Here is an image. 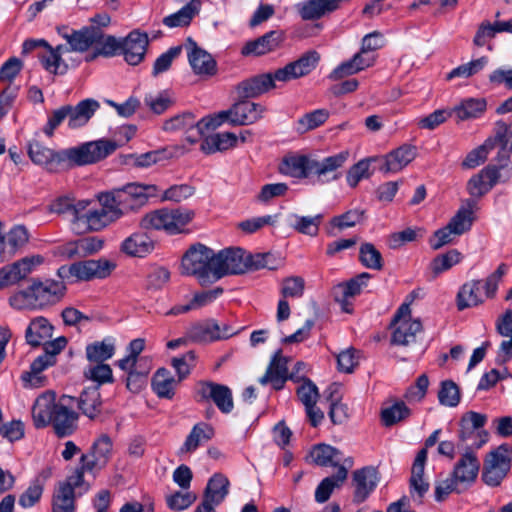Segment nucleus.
Wrapping results in <instances>:
<instances>
[{
  "label": "nucleus",
  "instance_id": "1",
  "mask_svg": "<svg viewBox=\"0 0 512 512\" xmlns=\"http://www.w3.org/2000/svg\"><path fill=\"white\" fill-rule=\"evenodd\" d=\"M349 151H341L324 158L311 155L285 157L280 164V172L297 179H308L312 184L325 185L341 178L340 169L349 159Z\"/></svg>",
  "mask_w": 512,
  "mask_h": 512
},
{
  "label": "nucleus",
  "instance_id": "2",
  "mask_svg": "<svg viewBox=\"0 0 512 512\" xmlns=\"http://www.w3.org/2000/svg\"><path fill=\"white\" fill-rule=\"evenodd\" d=\"M74 397L62 395L58 401L55 394L40 395L32 407V418L36 428L52 425L58 437L72 435L77 429L79 414L74 408Z\"/></svg>",
  "mask_w": 512,
  "mask_h": 512
},
{
  "label": "nucleus",
  "instance_id": "3",
  "mask_svg": "<svg viewBox=\"0 0 512 512\" xmlns=\"http://www.w3.org/2000/svg\"><path fill=\"white\" fill-rule=\"evenodd\" d=\"M117 148L118 144L115 141L101 139L58 153L33 139L27 144V153L31 161L40 166H47L54 162L59 163L64 159L77 165H86L104 159Z\"/></svg>",
  "mask_w": 512,
  "mask_h": 512
},
{
  "label": "nucleus",
  "instance_id": "4",
  "mask_svg": "<svg viewBox=\"0 0 512 512\" xmlns=\"http://www.w3.org/2000/svg\"><path fill=\"white\" fill-rule=\"evenodd\" d=\"M65 279L34 280L26 289L14 293L9 304L16 310H35L60 302L66 293Z\"/></svg>",
  "mask_w": 512,
  "mask_h": 512
},
{
  "label": "nucleus",
  "instance_id": "5",
  "mask_svg": "<svg viewBox=\"0 0 512 512\" xmlns=\"http://www.w3.org/2000/svg\"><path fill=\"white\" fill-rule=\"evenodd\" d=\"M267 256H253L240 247L221 250L215 256L216 281L228 274H242L251 269L273 268L265 262Z\"/></svg>",
  "mask_w": 512,
  "mask_h": 512
},
{
  "label": "nucleus",
  "instance_id": "6",
  "mask_svg": "<svg viewBox=\"0 0 512 512\" xmlns=\"http://www.w3.org/2000/svg\"><path fill=\"white\" fill-rule=\"evenodd\" d=\"M214 251L205 245L197 244L182 257V274L194 276L201 285H207L216 281Z\"/></svg>",
  "mask_w": 512,
  "mask_h": 512
},
{
  "label": "nucleus",
  "instance_id": "7",
  "mask_svg": "<svg viewBox=\"0 0 512 512\" xmlns=\"http://www.w3.org/2000/svg\"><path fill=\"white\" fill-rule=\"evenodd\" d=\"M194 216V211L188 208H163L146 214L141 220V226L145 229L164 230L173 235L181 233Z\"/></svg>",
  "mask_w": 512,
  "mask_h": 512
},
{
  "label": "nucleus",
  "instance_id": "8",
  "mask_svg": "<svg viewBox=\"0 0 512 512\" xmlns=\"http://www.w3.org/2000/svg\"><path fill=\"white\" fill-rule=\"evenodd\" d=\"M116 265L107 259L84 260L71 265L60 266L57 275L61 279L89 281L92 279H103L108 277Z\"/></svg>",
  "mask_w": 512,
  "mask_h": 512
},
{
  "label": "nucleus",
  "instance_id": "9",
  "mask_svg": "<svg viewBox=\"0 0 512 512\" xmlns=\"http://www.w3.org/2000/svg\"><path fill=\"white\" fill-rule=\"evenodd\" d=\"M265 107L259 103L251 102L247 99H239L228 110L220 111L213 116L215 129L224 122L231 125H250L263 117Z\"/></svg>",
  "mask_w": 512,
  "mask_h": 512
},
{
  "label": "nucleus",
  "instance_id": "10",
  "mask_svg": "<svg viewBox=\"0 0 512 512\" xmlns=\"http://www.w3.org/2000/svg\"><path fill=\"white\" fill-rule=\"evenodd\" d=\"M91 204L89 200H79L75 203L74 219L71 223L73 230L78 234L100 231L114 222L100 207H93Z\"/></svg>",
  "mask_w": 512,
  "mask_h": 512
},
{
  "label": "nucleus",
  "instance_id": "11",
  "mask_svg": "<svg viewBox=\"0 0 512 512\" xmlns=\"http://www.w3.org/2000/svg\"><path fill=\"white\" fill-rule=\"evenodd\" d=\"M113 443L107 434L100 435L93 443L90 451L80 458V466L76 469L77 480H82L85 473L95 476L96 472L105 467L112 456Z\"/></svg>",
  "mask_w": 512,
  "mask_h": 512
},
{
  "label": "nucleus",
  "instance_id": "12",
  "mask_svg": "<svg viewBox=\"0 0 512 512\" xmlns=\"http://www.w3.org/2000/svg\"><path fill=\"white\" fill-rule=\"evenodd\" d=\"M165 132L185 131L186 140L195 143L206 131L214 130L213 116L196 120L191 112H182L167 119L162 126Z\"/></svg>",
  "mask_w": 512,
  "mask_h": 512
},
{
  "label": "nucleus",
  "instance_id": "13",
  "mask_svg": "<svg viewBox=\"0 0 512 512\" xmlns=\"http://www.w3.org/2000/svg\"><path fill=\"white\" fill-rule=\"evenodd\" d=\"M307 459L319 466H331L336 469L332 476L325 477L323 480H346L348 470L353 466L351 458L343 459L339 450L327 444L314 446L310 450Z\"/></svg>",
  "mask_w": 512,
  "mask_h": 512
},
{
  "label": "nucleus",
  "instance_id": "14",
  "mask_svg": "<svg viewBox=\"0 0 512 512\" xmlns=\"http://www.w3.org/2000/svg\"><path fill=\"white\" fill-rule=\"evenodd\" d=\"M200 402H213L224 414H229L234 408L231 389L223 384L212 381H200L196 386Z\"/></svg>",
  "mask_w": 512,
  "mask_h": 512
},
{
  "label": "nucleus",
  "instance_id": "15",
  "mask_svg": "<svg viewBox=\"0 0 512 512\" xmlns=\"http://www.w3.org/2000/svg\"><path fill=\"white\" fill-rule=\"evenodd\" d=\"M510 469V449L507 444H502L486 455L483 465V480H502Z\"/></svg>",
  "mask_w": 512,
  "mask_h": 512
},
{
  "label": "nucleus",
  "instance_id": "16",
  "mask_svg": "<svg viewBox=\"0 0 512 512\" xmlns=\"http://www.w3.org/2000/svg\"><path fill=\"white\" fill-rule=\"evenodd\" d=\"M58 33L67 41L69 52H85L102 37V30L95 26L79 30L63 26L58 28Z\"/></svg>",
  "mask_w": 512,
  "mask_h": 512
},
{
  "label": "nucleus",
  "instance_id": "17",
  "mask_svg": "<svg viewBox=\"0 0 512 512\" xmlns=\"http://www.w3.org/2000/svg\"><path fill=\"white\" fill-rule=\"evenodd\" d=\"M320 55L312 50L304 53L297 60L288 63L275 71V78L280 82H288L308 75L318 65Z\"/></svg>",
  "mask_w": 512,
  "mask_h": 512
},
{
  "label": "nucleus",
  "instance_id": "18",
  "mask_svg": "<svg viewBox=\"0 0 512 512\" xmlns=\"http://www.w3.org/2000/svg\"><path fill=\"white\" fill-rule=\"evenodd\" d=\"M42 260L40 256L25 257L2 267L0 269V289L15 285L25 279Z\"/></svg>",
  "mask_w": 512,
  "mask_h": 512
},
{
  "label": "nucleus",
  "instance_id": "19",
  "mask_svg": "<svg viewBox=\"0 0 512 512\" xmlns=\"http://www.w3.org/2000/svg\"><path fill=\"white\" fill-rule=\"evenodd\" d=\"M127 213L143 207L150 197L157 194V186L152 184L129 183L119 188Z\"/></svg>",
  "mask_w": 512,
  "mask_h": 512
},
{
  "label": "nucleus",
  "instance_id": "20",
  "mask_svg": "<svg viewBox=\"0 0 512 512\" xmlns=\"http://www.w3.org/2000/svg\"><path fill=\"white\" fill-rule=\"evenodd\" d=\"M276 81L278 80L275 78V72L259 74L243 80L235 88L237 98L249 99L258 97L274 88Z\"/></svg>",
  "mask_w": 512,
  "mask_h": 512
},
{
  "label": "nucleus",
  "instance_id": "21",
  "mask_svg": "<svg viewBox=\"0 0 512 512\" xmlns=\"http://www.w3.org/2000/svg\"><path fill=\"white\" fill-rule=\"evenodd\" d=\"M147 46V34L133 30L122 39L120 54L129 65H138L145 57Z\"/></svg>",
  "mask_w": 512,
  "mask_h": 512
},
{
  "label": "nucleus",
  "instance_id": "22",
  "mask_svg": "<svg viewBox=\"0 0 512 512\" xmlns=\"http://www.w3.org/2000/svg\"><path fill=\"white\" fill-rule=\"evenodd\" d=\"M341 3V0H304L295 9L302 20L315 21L337 11Z\"/></svg>",
  "mask_w": 512,
  "mask_h": 512
},
{
  "label": "nucleus",
  "instance_id": "23",
  "mask_svg": "<svg viewBox=\"0 0 512 512\" xmlns=\"http://www.w3.org/2000/svg\"><path fill=\"white\" fill-rule=\"evenodd\" d=\"M326 401L329 403V418L335 425L344 424L349 419L348 406L342 402V386L332 383L324 391Z\"/></svg>",
  "mask_w": 512,
  "mask_h": 512
},
{
  "label": "nucleus",
  "instance_id": "24",
  "mask_svg": "<svg viewBox=\"0 0 512 512\" xmlns=\"http://www.w3.org/2000/svg\"><path fill=\"white\" fill-rule=\"evenodd\" d=\"M288 360L282 356V351L278 350L272 357L265 374L259 378L261 385L271 383L275 390L283 388L288 379Z\"/></svg>",
  "mask_w": 512,
  "mask_h": 512
},
{
  "label": "nucleus",
  "instance_id": "25",
  "mask_svg": "<svg viewBox=\"0 0 512 512\" xmlns=\"http://www.w3.org/2000/svg\"><path fill=\"white\" fill-rule=\"evenodd\" d=\"M67 45H58L53 48L50 44L43 51L38 52L37 58L43 68L51 74L63 75L68 70L67 63L62 59L64 53H68Z\"/></svg>",
  "mask_w": 512,
  "mask_h": 512
},
{
  "label": "nucleus",
  "instance_id": "26",
  "mask_svg": "<svg viewBox=\"0 0 512 512\" xmlns=\"http://www.w3.org/2000/svg\"><path fill=\"white\" fill-rule=\"evenodd\" d=\"M485 286L482 280H471L461 286L457 293V308L462 311L484 302Z\"/></svg>",
  "mask_w": 512,
  "mask_h": 512
},
{
  "label": "nucleus",
  "instance_id": "27",
  "mask_svg": "<svg viewBox=\"0 0 512 512\" xmlns=\"http://www.w3.org/2000/svg\"><path fill=\"white\" fill-rule=\"evenodd\" d=\"M188 60L193 72L201 76H212L216 73V61L213 57L197 46V44L189 39Z\"/></svg>",
  "mask_w": 512,
  "mask_h": 512
},
{
  "label": "nucleus",
  "instance_id": "28",
  "mask_svg": "<svg viewBox=\"0 0 512 512\" xmlns=\"http://www.w3.org/2000/svg\"><path fill=\"white\" fill-rule=\"evenodd\" d=\"M370 278L371 275L369 273L363 272L351 278L349 281L341 283L335 287V299L336 301L341 303L342 309L345 312H351V310L348 307L349 304L347 303V299L349 297H354L360 294L362 289L367 286V283Z\"/></svg>",
  "mask_w": 512,
  "mask_h": 512
},
{
  "label": "nucleus",
  "instance_id": "29",
  "mask_svg": "<svg viewBox=\"0 0 512 512\" xmlns=\"http://www.w3.org/2000/svg\"><path fill=\"white\" fill-rule=\"evenodd\" d=\"M100 104L92 98L80 101L77 105H66L68 112V127L76 129L86 125L95 112L99 109Z\"/></svg>",
  "mask_w": 512,
  "mask_h": 512
},
{
  "label": "nucleus",
  "instance_id": "30",
  "mask_svg": "<svg viewBox=\"0 0 512 512\" xmlns=\"http://www.w3.org/2000/svg\"><path fill=\"white\" fill-rule=\"evenodd\" d=\"M74 402V408L77 407L84 416L91 420L101 414L102 399L98 386L84 389L78 398L74 397Z\"/></svg>",
  "mask_w": 512,
  "mask_h": 512
},
{
  "label": "nucleus",
  "instance_id": "31",
  "mask_svg": "<svg viewBox=\"0 0 512 512\" xmlns=\"http://www.w3.org/2000/svg\"><path fill=\"white\" fill-rule=\"evenodd\" d=\"M416 157V149L411 145H402L384 157L380 171L396 173L406 167Z\"/></svg>",
  "mask_w": 512,
  "mask_h": 512
},
{
  "label": "nucleus",
  "instance_id": "32",
  "mask_svg": "<svg viewBox=\"0 0 512 512\" xmlns=\"http://www.w3.org/2000/svg\"><path fill=\"white\" fill-rule=\"evenodd\" d=\"M392 334V343L401 346H411L417 343L423 334L422 323L419 319L403 320L396 324Z\"/></svg>",
  "mask_w": 512,
  "mask_h": 512
},
{
  "label": "nucleus",
  "instance_id": "33",
  "mask_svg": "<svg viewBox=\"0 0 512 512\" xmlns=\"http://www.w3.org/2000/svg\"><path fill=\"white\" fill-rule=\"evenodd\" d=\"M53 330L54 327L47 318L43 316L35 317L26 328V343L32 347H38L52 337Z\"/></svg>",
  "mask_w": 512,
  "mask_h": 512
},
{
  "label": "nucleus",
  "instance_id": "34",
  "mask_svg": "<svg viewBox=\"0 0 512 512\" xmlns=\"http://www.w3.org/2000/svg\"><path fill=\"white\" fill-rule=\"evenodd\" d=\"M83 482H61L53 495L52 512H74L75 488Z\"/></svg>",
  "mask_w": 512,
  "mask_h": 512
},
{
  "label": "nucleus",
  "instance_id": "35",
  "mask_svg": "<svg viewBox=\"0 0 512 512\" xmlns=\"http://www.w3.org/2000/svg\"><path fill=\"white\" fill-rule=\"evenodd\" d=\"M229 492V482H207L204 499L195 512H216L214 506L223 502Z\"/></svg>",
  "mask_w": 512,
  "mask_h": 512
},
{
  "label": "nucleus",
  "instance_id": "36",
  "mask_svg": "<svg viewBox=\"0 0 512 512\" xmlns=\"http://www.w3.org/2000/svg\"><path fill=\"white\" fill-rule=\"evenodd\" d=\"M154 241L146 232H135L126 238L121 249L134 257H144L154 250Z\"/></svg>",
  "mask_w": 512,
  "mask_h": 512
},
{
  "label": "nucleus",
  "instance_id": "37",
  "mask_svg": "<svg viewBox=\"0 0 512 512\" xmlns=\"http://www.w3.org/2000/svg\"><path fill=\"white\" fill-rule=\"evenodd\" d=\"M100 208L109 216L113 221L118 220L127 213L123 196H121L119 188L113 189L109 192H102L97 195Z\"/></svg>",
  "mask_w": 512,
  "mask_h": 512
},
{
  "label": "nucleus",
  "instance_id": "38",
  "mask_svg": "<svg viewBox=\"0 0 512 512\" xmlns=\"http://www.w3.org/2000/svg\"><path fill=\"white\" fill-rule=\"evenodd\" d=\"M480 470V462L476 454L467 449L453 469V480H476Z\"/></svg>",
  "mask_w": 512,
  "mask_h": 512
},
{
  "label": "nucleus",
  "instance_id": "39",
  "mask_svg": "<svg viewBox=\"0 0 512 512\" xmlns=\"http://www.w3.org/2000/svg\"><path fill=\"white\" fill-rule=\"evenodd\" d=\"M179 489L166 495L167 506L174 511H182L189 508L197 499L196 492L190 490L191 482H177Z\"/></svg>",
  "mask_w": 512,
  "mask_h": 512
},
{
  "label": "nucleus",
  "instance_id": "40",
  "mask_svg": "<svg viewBox=\"0 0 512 512\" xmlns=\"http://www.w3.org/2000/svg\"><path fill=\"white\" fill-rule=\"evenodd\" d=\"M487 422V415L468 411L464 413L459 421L458 438L462 442L469 440L475 432L480 431Z\"/></svg>",
  "mask_w": 512,
  "mask_h": 512
},
{
  "label": "nucleus",
  "instance_id": "41",
  "mask_svg": "<svg viewBox=\"0 0 512 512\" xmlns=\"http://www.w3.org/2000/svg\"><path fill=\"white\" fill-rule=\"evenodd\" d=\"M484 98H467L462 100L452 110L458 121H465L480 117L486 110Z\"/></svg>",
  "mask_w": 512,
  "mask_h": 512
},
{
  "label": "nucleus",
  "instance_id": "42",
  "mask_svg": "<svg viewBox=\"0 0 512 512\" xmlns=\"http://www.w3.org/2000/svg\"><path fill=\"white\" fill-rule=\"evenodd\" d=\"M115 354V339L106 337L86 346V358L92 363H104Z\"/></svg>",
  "mask_w": 512,
  "mask_h": 512
},
{
  "label": "nucleus",
  "instance_id": "43",
  "mask_svg": "<svg viewBox=\"0 0 512 512\" xmlns=\"http://www.w3.org/2000/svg\"><path fill=\"white\" fill-rule=\"evenodd\" d=\"M238 137L231 132L216 133L205 137L201 143V150L206 154L225 151L236 146Z\"/></svg>",
  "mask_w": 512,
  "mask_h": 512
},
{
  "label": "nucleus",
  "instance_id": "44",
  "mask_svg": "<svg viewBox=\"0 0 512 512\" xmlns=\"http://www.w3.org/2000/svg\"><path fill=\"white\" fill-rule=\"evenodd\" d=\"M476 206V202L472 199L466 200V206L461 207L457 213L447 224L449 229H452L454 235H462L463 233L470 230L473 223V209Z\"/></svg>",
  "mask_w": 512,
  "mask_h": 512
},
{
  "label": "nucleus",
  "instance_id": "45",
  "mask_svg": "<svg viewBox=\"0 0 512 512\" xmlns=\"http://www.w3.org/2000/svg\"><path fill=\"white\" fill-rule=\"evenodd\" d=\"M200 8L199 0H191L179 11L170 14L163 19V24L169 28L184 27L190 24Z\"/></svg>",
  "mask_w": 512,
  "mask_h": 512
},
{
  "label": "nucleus",
  "instance_id": "46",
  "mask_svg": "<svg viewBox=\"0 0 512 512\" xmlns=\"http://www.w3.org/2000/svg\"><path fill=\"white\" fill-rule=\"evenodd\" d=\"M279 44L278 34L276 31H270L263 36L257 38L254 41L248 42L242 48V54L244 55H264L274 50Z\"/></svg>",
  "mask_w": 512,
  "mask_h": 512
},
{
  "label": "nucleus",
  "instance_id": "47",
  "mask_svg": "<svg viewBox=\"0 0 512 512\" xmlns=\"http://www.w3.org/2000/svg\"><path fill=\"white\" fill-rule=\"evenodd\" d=\"M213 329H217V321L213 319L194 323L187 329V338L196 343L216 341L219 335H214Z\"/></svg>",
  "mask_w": 512,
  "mask_h": 512
},
{
  "label": "nucleus",
  "instance_id": "48",
  "mask_svg": "<svg viewBox=\"0 0 512 512\" xmlns=\"http://www.w3.org/2000/svg\"><path fill=\"white\" fill-rule=\"evenodd\" d=\"M411 415L410 408L403 401H396L391 406L382 408L381 422L385 427H391L406 420Z\"/></svg>",
  "mask_w": 512,
  "mask_h": 512
},
{
  "label": "nucleus",
  "instance_id": "49",
  "mask_svg": "<svg viewBox=\"0 0 512 512\" xmlns=\"http://www.w3.org/2000/svg\"><path fill=\"white\" fill-rule=\"evenodd\" d=\"M213 435L214 429L209 424L201 422L194 425L183 444L182 451H194L202 441L210 440Z\"/></svg>",
  "mask_w": 512,
  "mask_h": 512
},
{
  "label": "nucleus",
  "instance_id": "50",
  "mask_svg": "<svg viewBox=\"0 0 512 512\" xmlns=\"http://www.w3.org/2000/svg\"><path fill=\"white\" fill-rule=\"evenodd\" d=\"M175 379L165 368H160L152 379L154 392L161 398L171 399L174 395Z\"/></svg>",
  "mask_w": 512,
  "mask_h": 512
},
{
  "label": "nucleus",
  "instance_id": "51",
  "mask_svg": "<svg viewBox=\"0 0 512 512\" xmlns=\"http://www.w3.org/2000/svg\"><path fill=\"white\" fill-rule=\"evenodd\" d=\"M323 220L322 214L315 216H291V227L297 232L309 236H316L319 231V226Z\"/></svg>",
  "mask_w": 512,
  "mask_h": 512
},
{
  "label": "nucleus",
  "instance_id": "52",
  "mask_svg": "<svg viewBox=\"0 0 512 512\" xmlns=\"http://www.w3.org/2000/svg\"><path fill=\"white\" fill-rule=\"evenodd\" d=\"M122 39H117L112 35H105L102 32V37L98 41L95 42V50L93 55L89 57V60H93L99 55L105 57H111L116 54H120L121 51Z\"/></svg>",
  "mask_w": 512,
  "mask_h": 512
},
{
  "label": "nucleus",
  "instance_id": "53",
  "mask_svg": "<svg viewBox=\"0 0 512 512\" xmlns=\"http://www.w3.org/2000/svg\"><path fill=\"white\" fill-rule=\"evenodd\" d=\"M359 261L368 269L381 270L383 267V258L380 251L369 242L360 246Z\"/></svg>",
  "mask_w": 512,
  "mask_h": 512
},
{
  "label": "nucleus",
  "instance_id": "54",
  "mask_svg": "<svg viewBox=\"0 0 512 512\" xmlns=\"http://www.w3.org/2000/svg\"><path fill=\"white\" fill-rule=\"evenodd\" d=\"M375 157H369L358 161L352 165L346 174L347 184L351 188H355L363 179H368L371 176L370 164L375 161Z\"/></svg>",
  "mask_w": 512,
  "mask_h": 512
},
{
  "label": "nucleus",
  "instance_id": "55",
  "mask_svg": "<svg viewBox=\"0 0 512 512\" xmlns=\"http://www.w3.org/2000/svg\"><path fill=\"white\" fill-rule=\"evenodd\" d=\"M461 394L458 385L452 380H444L438 391L439 403L446 407H456L460 403Z\"/></svg>",
  "mask_w": 512,
  "mask_h": 512
},
{
  "label": "nucleus",
  "instance_id": "56",
  "mask_svg": "<svg viewBox=\"0 0 512 512\" xmlns=\"http://www.w3.org/2000/svg\"><path fill=\"white\" fill-rule=\"evenodd\" d=\"M104 241L100 237L90 236L80 238L73 243L74 248L68 253L70 256L77 254L79 256H88L97 253L103 247Z\"/></svg>",
  "mask_w": 512,
  "mask_h": 512
},
{
  "label": "nucleus",
  "instance_id": "57",
  "mask_svg": "<svg viewBox=\"0 0 512 512\" xmlns=\"http://www.w3.org/2000/svg\"><path fill=\"white\" fill-rule=\"evenodd\" d=\"M329 117V112L326 109H317L312 112L306 113L298 120L297 130L300 133L318 128L323 125Z\"/></svg>",
  "mask_w": 512,
  "mask_h": 512
},
{
  "label": "nucleus",
  "instance_id": "58",
  "mask_svg": "<svg viewBox=\"0 0 512 512\" xmlns=\"http://www.w3.org/2000/svg\"><path fill=\"white\" fill-rule=\"evenodd\" d=\"M174 99L167 91L159 92L158 94H146L144 103L155 114H162L168 110L173 104Z\"/></svg>",
  "mask_w": 512,
  "mask_h": 512
},
{
  "label": "nucleus",
  "instance_id": "59",
  "mask_svg": "<svg viewBox=\"0 0 512 512\" xmlns=\"http://www.w3.org/2000/svg\"><path fill=\"white\" fill-rule=\"evenodd\" d=\"M488 63V57L482 56L468 63L462 64L454 68L448 75L447 79L456 77L469 78L485 68Z\"/></svg>",
  "mask_w": 512,
  "mask_h": 512
},
{
  "label": "nucleus",
  "instance_id": "60",
  "mask_svg": "<svg viewBox=\"0 0 512 512\" xmlns=\"http://www.w3.org/2000/svg\"><path fill=\"white\" fill-rule=\"evenodd\" d=\"M460 260L461 253L456 249H452L445 254L436 256L431 262V269L434 276H438L442 272L449 270L459 263Z\"/></svg>",
  "mask_w": 512,
  "mask_h": 512
},
{
  "label": "nucleus",
  "instance_id": "61",
  "mask_svg": "<svg viewBox=\"0 0 512 512\" xmlns=\"http://www.w3.org/2000/svg\"><path fill=\"white\" fill-rule=\"evenodd\" d=\"M364 213V210L352 209L341 215L333 217L330 223L333 227H336L339 230L351 228L363 221Z\"/></svg>",
  "mask_w": 512,
  "mask_h": 512
},
{
  "label": "nucleus",
  "instance_id": "62",
  "mask_svg": "<svg viewBox=\"0 0 512 512\" xmlns=\"http://www.w3.org/2000/svg\"><path fill=\"white\" fill-rule=\"evenodd\" d=\"M493 148L494 141L487 139L482 145L468 153L463 161V166L466 168H475L479 166L487 159L488 152Z\"/></svg>",
  "mask_w": 512,
  "mask_h": 512
},
{
  "label": "nucleus",
  "instance_id": "63",
  "mask_svg": "<svg viewBox=\"0 0 512 512\" xmlns=\"http://www.w3.org/2000/svg\"><path fill=\"white\" fill-rule=\"evenodd\" d=\"M195 193V188L188 184L173 185L166 189L162 195L163 201L181 202Z\"/></svg>",
  "mask_w": 512,
  "mask_h": 512
},
{
  "label": "nucleus",
  "instance_id": "64",
  "mask_svg": "<svg viewBox=\"0 0 512 512\" xmlns=\"http://www.w3.org/2000/svg\"><path fill=\"white\" fill-rule=\"evenodd\" d=\"M181 50V46H175L161 54L154 62L152 71L153 76H158L159 74L166 72L171 67L173 60L180 55Z\"/></svg>",
  "mask_w": 512,
  "mask_h": 512
}]
</instances>
